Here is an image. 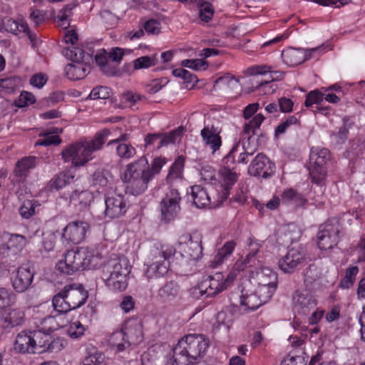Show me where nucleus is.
I'll return each instance as SVG.
<instances>
[{
  "instance_id": "obj_1",
  "label": "nucleus",
  "mask_w": 365,
  "mask_h": 365,
  "mask_svg": "<svg viewBox=\"0 0 365 365\" xmlns=\"http://www.w3.org/2000/svg\"><path fill=\"white\" fill-rule=\"evenodd\" d=\"M167 163L164 157L155 158L151 164L145 155L141 156L125 166L123 181L128 183V192L135 196L143 194L148 187V183L158 175Z\"/></svg>"
},
{
  "instance_id": "obj_2",
  "label": "nucleus",
  "mask_w": 365,
  "mask_h": 365,
  "mask_svg": "<svg viewBox=\"0 0 365 365\" xmlns=\"http://www.w3.org/2000/svg\"><path fill=\"white\" fill-rule=\"evenodd\" d=\"M110 135V130L105 128L97 133L91 140L77 142L66 147L61 152L63 160L71 162L75 166H81L93 159V153L101 149Z\"/></svg>"
},
{
  "instance_id": "obj_3",
  "label": "nucleus",
  "mask_w": 365,
  "mask_h": 365,
  "mask_svg": "<svg viewBox=\"0 0 365 365\" xmlns=\"http://www.w3.org/2000/svg\"><path fill=\"white\" fill-rule=\"evenodd\" d=\"M103 262V256L97 250L81 248L67 251L63 259L56 264V269L62 273L72 274L86 269H96Z\"/></svg>"
},
{
  "instance_id": "obj_4",
  "label": "nucleus",
  "mask_w": 365,
  "mask_h": 365,
  "mask_svg": "<svg viewBox=\"0 0 365 365\" xmlns=\"http://www.w3.org/2000/svg\"><path fill=\"white\" fill-rule=\"evenodd\" d=\"M209 346L202 334H190L181 339L173 349V365H192Z\"/></svg>"
},
{
  "instance_id": "obj_5",
  "label": "nucleus",
  "mask_w": 365,
  "mask_h": 365,
  "mask_svg": "<svg viewBox=\"0 0 365 365\" xmlns=\"http://www.w3.org/2000/svg\"><path fill=\"white\" fill-rule=\"evenodd\" d=\"M202 236L197 231L181 235L177 241L180 252L173 258V264L185 268L200 259L202 256Z\"/></svg>"
},
{
  "instance_id": "obj_6",
  "label": "nucleus",
  "mask_w": 365,
  "mask_h": 365,
  "mask_svg": "<svg viewBox=\"0 0 365 365\" xmlns=\"http://www.w3.org/2000/svg\"><path fill=\"white\" fill-rule=\"evenodd\" d=\"M88 297L87 290L81 284H66L63 290L52 299L53 309L58 314H65L79 308L85 304Z\"/></svg>"
},
{
  "instance_id": "obj_7",
  "label": "nucleus",
  "mask_w": 365,
  "mask_h": 365,
  "mask_svg": "<svg viewBox=\"0 0 365 365\" xmlns=\"http://www.w3.org/2000/svg\"><path fill=\"white\" fill-rule=\"evenodd\" d=\"M178 253L175 247L169 244H156L151 250V257L153 261L149 264L145 274L148 278H158L168 273L169 267L173 264V258Z\"/></svg>"
},
{
  "instance_id": "obj_8",
  "label": "nucleus",
  "mask_w": 365,
  "mask_h": 365,
  "mask_svg": "<svg viewBox=\"0 0 365 365\" xmlns=\"http://www.w3.org/2000/svg\"><path fill=\"white\" fill-rule=\"evenodd\" d=\"M234 276L228 274L226 277L221 272L203 276L201 282L197 284V289L201 296L215 297L222 291L227 289L232 283Z\"/></svg>"
},
{
  "instance_id": "obj_9",
  "label": "nucleus",
  "mask_w": 365,
  "mask_h": 365,
  "mask_svg": "<svg viewBox=\"0 0 365 365\" xmlns=\"http://www.w3.org/2000/svg\"><path fill=\"white\" fill-rule=\"evenodd\" d=\"M34 353L58 352L65 346V340L61 337H54L42 329L31 331Z\"/></svg>"
},
{
  "instance_id": "obj_10",
  "label": "nucleus",
  "mask_w": 365,
  "mask_h": 365,
  "mask_svg": "<svg viewBox=\"0 0 365 365\" xmlns=\"http://www.w3.org/2000/svg\"><path fill=\"white\" fill-rule=\"evenodd\" d=\"M329 151L327 148H312L309 155V173L312 180L321 185L327 175L326 163L329 160Z\"/></svg>"
},
{
  "instance_id": "obj_11",
  "label": "nucleus",
  "mask_w": 365,
  "mask_h": 365,
  "mask_svg": "<svg viewBox=\"0 0 365 365\" xmlns=\"http://www.w3.org/2000/svg\"><path fill=\"white\" fill-rule=\"evenodd\" d=\"M180 195L178 190L171 187L161 200V221L168 223L175 220L180 211Z\"/></svg>"
},
{
  "instance_id": "obj_12",
  "label": "nucleus",
  "mask_w": 365,
  "mask_h": 365,
  "mask_svg": "<svg viewBox=\"0 0 365 365\" xmlns=\"http://www.w3.org/2000/svg\"><path fill=\"white\" fill-rule=\"evenodd\" d=\"M339 226L336 221H327L320 225L317 245L321 250L332 249L339 242Z\"/></svg>"
},
{
  "instance_id": "obj_13",
  "label": "nucleus",
  "mask_w": 365,
  "mask_h": 365,
  "mask_svg": "<svg viewBox=\"0 0 365 365\" xmlns=\"http://www.w3.org/2000/svg\"><path fill=\"white\" fill-rule=\"evenodd\" d=\"M2 237L5 242L0 245V255L3 258L14 260L26 246V237L21 235L8 232L4 233Z\"/></svg>"
},
{
  "instance_id": "obj_14",
  "label": "nucleus",
  "mask_w": 365,
  "mask_h": 365,
  "mask_svg": "<svg viewBox=\"0 0 365 365\" xmlns=\"http://www.w3.org/2000/svg\"><path fill=\"white\" fill-rule=\"evenodd\" d=\"M317 301L307 289H297L292 294L293 311L299 315L307 316L316 309Z\"/></svg>"
},
{
  "instance_id": "obj_15",
  "label": "nucleus",
  "mask_w": 365,
  "mask_h": 365,
  "mask_svg": "<svg viewBox=\"0 0 365 365\" xmlns=\"http://www.w3.org/2000/svg\"><path fill=\"white\" fill-rule=\"evenodd\" d=\"M305 262V252L302 248L298 247L289 250L287 254L279 259L278 265L284 273H292L299 267L304 266Z\"/></svg>"
},
{
  "instance_id": "obj_16",
  "label": "nucleus",
  "mask_w": 365,
  "mask_h": 365,
  "mask_svg": "<svg viewBox=\"0 0 365 365\" xmlns=\"http://www.w3.org/2000/svg\"><path fill=\"white\" fill-rule=\"evenodd\" d=\"M275 172L274 164L264 154H257L248 168L249 175L267 179Z\"/></svg>"
},
{
  "instance_id": "obj_17",
  "label": "nucleus",
  "mask_w": 365,
  "mask_h": 365,
  "mask_svg": "<svg viewBox=\"0 0 365 365\" xmlns=\"http://www.w3.org/2000/svg\"><path fill=\"white\" fill-rule=\"evenodd\" d=\"M90 226L85 221H73L63 229V237L68 242L79 244L83 241Z\"/></svg>"
},
{
  "instance_id": "obj_18",
  "label": "nucleus",
  "mask_w": 365,
  "mask_h": 365,
  "mask_svg": "<svg viewBox=\"0 0 365 365\" xmlns=\"http://www.w3.org/2000/svg\"><path fill=\"white\" fill-rule=\"evenodd\" d=\"M105 216L108 218H118L125 214L128 208V200L121 195H115L105 199Z\"/></svg>"
},
{
  "instance_id": "obj_19",
  "label": "nucleus",
  "mask_w": 365,
  "mask_h": 365,
  "mask_svg": "<svg viewBox=\"0 0 365 365\" xmlns=\"http://www.w3.org/2000/svg\"><path fill=\"white\" fill-rule=\"evenodd\" d=\"M104 272L106 274L120 276V279L128 280V276L130 273L131 266L129 260L123 255L112 257L106 263Z\"/></svg>"
},
{
  "instance_id": "obj_20",
  "label": "nucleus",
  "mask_w": 365,
  "mask_h": 365,
  "mask_svg": "<svg viewBox=\"0 0 365 365\" xmlns=\"http://www.w3.org/2000/svg\"><path fill=\"white\" fill-rule=\"evenodd\" d=\"M202 143L206 148L215 154L222 146L220 130L213 125H205L200 131Z\"/></svg>"
},
{
  "instance_id": "obj_21",
  "label": "nucleus",
  "mask_w": 365,
  "mask_h": 365,
  "mask_svg": "<svg viewBox=\"0 0 365 365\" xmlns=\"http://www.w3.org/2000/svg\"><path fill=\"white\" fill-rule=\"evenodd\" d=\"M34 279V273L29 268L20 267L12 273L11 283L18 292H24L29 289Z\"/></svg>"
},
{
  "instance_id": "obj_22",
  "label": "nucleus",
  "mask_w": 365,
  "mask_h": 365,
  "mask_svg": "<svg viewBox=\"0 0 365 365\" xmlns=\"http://www.w3.org/2000/svg\"><path fill=\"white\" fill-rule=\"evenodd\" d=\"M219 175L220 178V197L221 202L226 200L230 195V190L235 184L238 179L237 174L234 172L230 168L223 166L219 170Z\"/></svg>"
},
{
  "instance_id": "obj_23",
  "label": "nucleus",
  "mask_w": 365,
  "mask_h": 365,
  "mask_svg": "<svg viewBox=\"0 0 365 365\" xmlns=\"http://www.w3.org/2000/svg\"><path fill=\"white\" fill-rule=\"evenodd\" d=\"M112 339L113 341L118 339H123L124 341L120 343H115L113 346L117 347L118 351H123L126 348L129 347L132 344H138L141 341V331L139 329L136 334H133V330L130 328H126L125 331H118L113 334Z\"/></svg>"
},
{
  "instance_id": "obj_24",
  "label": "nucleus",
  "mask_w": 365,
  "mask_h": 365,
  "mask_svg": "<svg viewBox=\"0 0 365 365\" xmlns=\"http://www.w3.org/2000/svg\"><path fill=\"white\" fill-rule=\"evenodd\" d=\"M180 286L175 280L167 281L158 291L157 298L163 303L174 301L179 295Z\"/></svg>"
},
{
  "instance_id": "obj_25",
  "label": "nucleus",
  "mask_w": 365,
  "mask_h": 365,
  "mask_svg": "<svg viewBox=\"0 0 365 365\" xmlns=\"http://www.w3.org/2000/svg\"><path fill=\"white\" fill-rule=\"evenodd\" d=\"M300 237L301 231L299 227L296 225L290 224L280 230L277 240L279 245L289 247L294 242L299 240Z\"/></svg>"
},
{
  "instance_id": "obj_26",
  "label": "nucleus",
  "mask_w": 365,
  "mask_h": 365,
  "mask_svg": "<svg viewBox=\"0 0 365 365\" xmlns=\"http://www.w3.org/2000/svg\"><path fill=\"white\" fill-rule=\"evenodd\" d=\"M108 52L105 49H101L95 55L96 64L100 67L101 71L108 76H115L120 74L119 68L109 61Z\"/></svg>"
},
{
  "instance_id": "obj_27",
  "label": "nucleus",
  "mask_w": 365,
  "mask_h": 365,
  "mask_svg": "<svg viewBox=\"0 0 365 365\" xmlns=\"http://www.w3.org/2000/svg\"><path fill=\"white\" fill-rule=\"evenodd\" d=\"M14 349L19 353H34L31 331H22L17 334Z\"/></svg>"
},
{
  "instance_id": "obj_28",
  "label": "nucleus",
  "mask_w": 365,
  "mask_h": 365,
  "mask_svg": "<svg viewBox=\"0 0 365 365\" xmlns=\"http://www.w3.org/2000/svg\"><path fill=\"white\" fill-rule=\"evenodd\" d=\"M65 73L71 80L83 79L90 73V66L83 63L74 62L65 67Z\"/></svg>"
},
{
  "instance_id": "obj_29",
  "label": "nucleus",
  "mask_w": 365,
  "mask_h": 365,
  "mask_svg": "<svg viewBox=\"0 0 365 365\" xmlns=\"http://www.w3.org/2000/svg\"><path fill=\"white\" fill-rule=\"evenodd\" d=\"M191 197L193 204L197 208H204L210 204V197L207 191L200 185L191 187Z\"/></svg>"
},
{
  "instance_id": "obj_30",
  "label": "nucleus",
  "mask_w": 365,
  "mask_h": 365,
  "mask_svg": "<svg viewBox=\"0 0 365 365\" xmlns=\"http://www.w3.org/2000/svg\"><path fill=\"white\" fill-rule=\"evenodd\" d=\"M110 177L108 171L98 169L90 177L89 182L91 186L99 191L101 189L104 190L108 185Z\"/></svg>"
},
{
  "instance_id": "obj_31",
  "label": "nucleus",
  "mask_w": 365,
  "mask_h": 365,
  "mask_svg": "<svg viewBox=\"0 0 365 365\" xmlns=\"http://www.w3.org/2000/svg\"><path fill=\"white\" fill-rule=\"evenodd\" d=\"M240 291V304L246 309L255 310L263 304L255 291L251 293H248L243 289Z\"/></svg>"
},
{
  "instance_id": "obj_32",
  "label": "nucleus",
  "mask_w": 365,
  "mask_h": 365,
  "mask_svg": "<svg viewBox=\"0 0 365 365\" xmlns=\"http://www.w3.org/2000/svg\"><path fill=\"white\" fill-rule=\"evenodd\" d=\"M120 276L103 272V279L106 287L113 292H123L128 285V280L120 279Z\"/></svg>"
},
{
  "instance_id": "obj_33",
  "label": "nucleus",
  "mask_w": 365,
  "mask_h": 365,
  "mask_svg": "<svg viewBox=\"0 0 365 365\" xmlns=\"http://www.w3.org/2000/svg\"><path fill=\"white\" fill-rule=\"evenodd\" d=\"M282 56L284 62L292 66L299 65L306 61L303 48H289L282 51Z\"/></svg>"
},
{
  "instance_id": "obj_34",
  "label": "nucleus",
  "mask_w": 365,
  "mask_h": 365,
  "mask_svg": "<svg viewBox=\"0 0 365 365\" xmlns=\"http://www.w3.org/2000/svg\"><path fill=\"white\" fill-rule=\"evenodd\" d=\"M24 319V312L20 309H9L3 314L4 327H14L20 325Z\"/></svg>"
},
{
  "instance_id": "obj_35",
  "label": "nucleus",
  "mask_w": 365,
  "mask_h": 365,
  "mask_svg": "<svg viewBox=\"0 0 365 365\" xmlns=\"http://www.w3.org/2000/svg\"><path fill=\"white\" fill-rule=\"evenodd\" d=\"M184 162V158L182 156H179L173 163L166 178V180L168 184L173 185L175 181L181 180L182 179Z\"/></svg>"
},
{
  "instance_id": "obj_36",
  "label": "nucleus",
  "mask_w": 365,
  "mask_h": 365,
  "mask_svg": "<svg viewBox=\"0 0 365 365\" xmlns=\"http://www.w3.org/2000/svg\"><path fill=\"white\" fill-rule=\"evenodd\" d=\"M235 247V243L233 241L227 242L220 249L218 250L217 253L215 255L213 259L210 261V266L215 268L220 265L223 261L230 255Z\"/></svg>"
},
{
  "instance_id": "obj_37",
  "label": "nucleus",
  "mask_w": 365,
  "mask_h": 365,
  "mask_svg": "<svg viewBox=\"0 0 365 365\" xmlns=\"http://www.w3.org/2000/svg\"><path fill=\"white\" fill-rule=\"evenodd\" d=\"M93 200V194L89 190H76L71 195V201L77 202L81 210L88 208Z\"/></svg>"
},
{
  "instance_id": "obj_38",
  "label": "nucleus",
  "mask_w": 365,
  "mask_h": 365,
  "mask_svg": "<svg viewBox=\"0 0 365 365\" xmlns=\"http://www.w3.org/2000/svg\"><path fill=\"white\" fill-rule=\"evenodd\" d=\"M257 278L259 285L277 287V274L269 268H262L260 272H257Z\"/></svg>"
},
{
  "instance_id": "obj_39",
  "label": "nucleus",
  "mask_w": 365,
  "mask_h": 365,
  "mask_svg": "<svg viewBox=\"0 0 365 365\" xmlns=\"http://www.w3.org/2000/svg\"><path fill=\"white\" fill-rule=\"evenodd\" d=\"M36 157L29 156L18 161L15 168V174L19 178L26 176L27 172L35 167Z\"/></svg>"
},
{
  "instance_id": "obj_40",
  "label": "nucleus",
  "mask_w": 365,
  "mask_h": 365,
  "mask_svg": "<svg viewBox=\"0 0 365 365\" xmlns=\"http://www.w3.org/2000/svg\"><path fill=\"white\" fill-rule=\"evenodd\" d=\"M182 133V128H181L174 130L168 133H160V138H159V142L156 146V149H160L162 147L174 144L180 138Z\"/></svg>"
},
{
  "instance_id": "obj_41",
  "label": "nucleus",
  "mask_w": 365,
  "mask_h": 365,
  "mask_svg": "<svg viewBox=\"0 0 365 365\" xmlns=\"http://www.w3.org/2000/svg\"><path fill=\"white\" fill-rule=\"evenodd\" d=\"M264 120L262 114L256 115L251 120L245 123L243 128L242 135H254L256 134V130L258 129Z\"/></svg>"
},
{
  "instance_id": "obj_42",
  "label": "nucleus",
  "mask_w": 365,
  "mask_h": 365,
  "mask_svg": "<svg viewBox=\"0 0 365 365\" xmlns=\"http://www.w3.org/2000/svg\"><path fill=\"white\" fill-rule=\"evenodd\" d=\"M158 63L157 55L144 56L133 61V68L135 70L148 68L156 65Z\"/></svg>"
},
{
  "instance_id": "obj_43",
  "label": "nucleus",
  "mask_w": 365,
  "mask_h": 365,
  "mask_svg": "<svg viewBox=\"0 0 365 365\" xmlns=\"http://www.w3.org/2000/svg\"><path fill=\"white\" fill-rule=\"evenodd\" d=\"M69 182V175L65 173H60L49 181L48 188L51 191L58 190L65 187Z\"/></svg>"
},
{
  "instance_id": "obj_44",
  "label": "nucleus",
  "mask_w": 365,
  "mask_h": 365,
  "mask_svg": "<svg viewBox=\"0 0 365 365\" xmlns=\"http://www.w3.org/2000/svg\"><path fill=\"white\" fill-rule=\"evenodd\" d=\"M116 154L120 158L129 160L135 155L136 150L129 143H119L116 147Z\"/></svg>"
},
{
  "instance_id": "obj_45",
  "label": "nucleus",
  "mask_w": 365,
  "mask_h": 365,
  "mask_svg": "<svg viewBox=\"0 0 365 365\" xmlns=\"http://www.w3.org/2000/svg\"><path fill=\"white\" fill-rule=\"evenodd\" d=\"M282 200L284 202H294L297 205L303 203L306 200L303 195L292 188L285 190L282 195Z\"/></svg>"
},
{
  "instance_id": "obj_46",
  "label": "nucleus",
  "mask_w": 365,
  "mask_h": 365,
  "mask_svg": "<svg viewBox=\"0 0 365 365\" xmlns=\"http://www.w3.org/2000/svg\"><path fill=\"white\" fill-rule=\"evenodd\" d=\"M16 302V295L6 288H0V308H5L14 304Z\"/></svg>"
},
{
  "instance_id": "obj_47",
  "label": "nucleus",
  "mask_w": 365,
  "mask_h": 365,
  "mask_svg": "<svg viewBox=\"0 0 365 365\" xmlns=\"http://www.w3.org/2000/svg\"><path fill=\"white\" fill-rule=\"evenodd\" d=\"M324 96V93L322 92L314 90L310 91L306 96V100L304 101V106L307 108L311 107L313 104L321 105L323 101Z\"/></svg>"
},
{
  "instance_id": "obj_48",
  "label": "nucleus",
  "mask_w": 365,
  "mask_h": 365,
  "mask_svg": "<svg viewBox=\"0 0 365 365\" xmlns=\"http://www.w3.org/2000/svg\"><path fill=\"white\" fill-rule=\"evenodd\" d=\"M104 361V354L95 351L85 357L80 365H103Z\"/></svg>"
},
{
  "instance_id": "obj_49",
  "label": "nucleus",
  "mask_w": 365,
  "mask_h": 365,
  "mask_svg": "<svg viewBox=\"0 0 365 365\" xmlns=\"http://www.w3.org/2000/svg\"><path fill=\"white\" fill-rule=\"evenodd\" d=\"M39 136L43 137V138L37 140L35 143V146H37V145L48 146V145H58L61 142V140L58 135H50V134H48V133H46V132L40 133Z\"/></svg>"
},
{
  "instance_id": "obj_50",
  "label": "nucleus",
  "mask_w": 365,
  "mask_h": 365,
  "mask_svg": "<svg viewBox=\"0 0 365 365\" xmlns=\"http://www.w3.org/2000/svg\"><path fill=\"white\" fill-rule=\"evenodd\" d=\"M300 123L298 118L294 115L289 116L284 122L280 123L275 129V136L284 133L287 129L292 125H299Z\"/></svg>"
},
{
  "instance_id": "obj_51",
  "label": "nucleus",
  "mask_w": 365,
  "mask_h": 365,
  "mask_svg": "<svg viewBox=\"0 0 365 365\" xmlns=\"http://www.w3.org/2000/svg\"><path fill=\"white\" fill-rule=\"evenodd\" d=\"M277 287H271L266 286L259 285L257 289H256V293L259 297L260 301L264 304L267 302L269 299L272 297V294L275 292Z\"/></svg>"
},
{
  "instance_id": "obj_52",
  "label": "nucleus",
  "mask_w": 365,
  "mask_h": 365,
  "mask_svg": "<svg viewBox=\"0 0 365 365\" xmlns=\"http://www.w3.org/2000/svg\"><path fill=\"white\" fill-rule=\"evenodd\" d=\"M110 96V90L109 88L106 86H97L91 91L88 98L93 100H106L109 98Z\"/></svg>"
},
{
  "instance_id": "obj_53",
  "label": "nucleus",
  "mask_w": 365,
  "mask_h": 365,
  "mask_svg": "<svg viewBox=\"0 0 365 365\" xmlns=\"http://www.w3.org/2000/svg\"><path fill=\"white\" fill-rule=\"evenodd\" d=\"M182 67H187L196 71L205 70L207 63L202 59H185L181 61Z\"/></svg>"
},
{
  "instance_id": "obj_54",
  "label": "nucleus",
  "mask_w": 365,
  "mask_h": 365,
  "mask_svg": "<svg viewBox=\"0 0 365 365\" xmlns=\"http://www.w3.org/2000/svg\"><path fill=\"white\" fill-rule=\"evenodd\" d=\"M85 330V327L79 321H76L70 324L67 333L71 338L78 339L83 335Z\"/></svg>"
},
{
  "instance_id": "obj_55",
  "label": "nucleus",
  "mask_w": 365,
  "mask_h": 365,
  "mask_svg": "<svg viewBox=\"0 0 365 365\" xmlns=\"http://www.w3.org/2000/svg\"><path fill=\"white\" fill-rule=\"evenodd\" d=\"M36 204L31 200H26L19 208L21 216L25 219H29L35 213Z\"/></svg>"
},
{
  "instance_id": "obj_56",
  "label": "nucleus",
  "mask_w": 365,
  "mask_h": 365,
  "mask_svg": "<svg viewBox=\"0 0 365 365\" xmlns=\"http://www.w3.org/2000/svg\"><path fill=\"white\" fill-rule=\"evenodd\" d=\"M41 329L51 334V332L58 329L59 325L56 322V317L47 315L46 317L41 319Z\"/></svg>"
},
{
  "instance_id": "obj_57",
  "label": "nucleus",
  "mask_w": 365,
  "mask_h": 365,
  "mask_svg": "<svg viewBox=\"0 0 365 365\" xmlns=\"http://www.w3.org/2000/svg\"><path fill=\"white\" fill-rule=\"evenodd\" d=\"M144 30L152 35H158L160 33L161 24L158 20L151 19L146 21L143 24Z\"/></svg>"
},
{
  "instance_id": "obj_58",
  "label": "nucleus",
  "mask_w": 365,
  "mask_h": 365,
  "mask_svg": "<svg viewBox=\"0 0 365 365\" xmlns=\"http://www.w3.org/2000/svg\"><path fill=\"white\" fill-rule=\"evenodd\" d=\"M69 56L73 62L79 63H83L84 61H88L90 58V55L88 53L78 47H74L70 51Z\"/></svg>"
},
{
  "instance_id": "obj_59",
  "label": "nucleus",
  "mask_w": 365,
  "mask_h": 365,
  "mask_svg": "<svg viewBox=\"0 0 365 365\" xmlns=\"http://www.w3.org/2000/svg\"><path fill=\"white\" fill-rule=\"evenodd\" d=\"M125 102L130 103V107H135L140 103L145 101V97L143 95L128 92L123 96Z\"/></svg>"
},
{
  "instance_id": "obj_60",
  "label": "nucleus",
  "mask_w": 365,
  "mask_h": 365,
  "mask_svg": "<svg viewBox=\"0 0 365 365\" xmlns=\"http://www.w3.org/2000/svg\"><path fill=\"white\" fill-rule=\"evenodd\" d=\"M213 9L212 5L207 2H203L200 4L199 16L202 21L208 22L213 16Z\"/></svg>"
},
{
  "instance_id": "obj_61",
  "label": "nucleus",
  "mask_w": 365,
  "mask_h": 365,
  "mask_svg": "<svg viewBox=\"0 0 365 365\" xmlns=\"http://www.w3.org/2000/svg\"><path fill=\"white\" fill-rule=\"evenodd\" d=\"M240 140H242V149L247 155L252 156L257 150V144L251 143L252 135H249L247 138L241 136Z\"/></svg>"
},
{
  "instance_id": "obj_62",
  "label": "nucleus",
  "mask_w": 365,
  "mask_h": 365,
  "mask_svg": "<svg viewBox=\"0 0 365 365\" xmlns=\"http://www.w3.org/2000/svg\"><path fill=\"white\" fill-rule=\"evenodd\" d=\"M125 50L119 47L112 48L111 50L108 52L109 59L112 61V64L116 66L121 62L123 56L125 55Z\"/></svg>"
},
{
  "instance_id": "obj_63",
  "label": "nucleus",
  "mask_w": 365,
  "mask_h": 365,
  "mask_svg": "<svg viewBox=\"0 0 365 365\" xmlns=\"http://www.w3.org/2000/svg\"><path fill=\"white\" fill-rule=\"evenodd\" d=\"M172 73L175 77L181 78L188 83L195 82L196 80L195 75L182 68H175Z\"/></svg>"
},
{
  "instance_id": "obj_64",
  "label": "nucleus",
  "mask_w": 365,
  "mask_h": 365,
  "mask_svg": "<svg viewBox=\"0 0 365 365\" xmlns=\"http://www.w3.org/2000/svg\"><path fill=\"white\" fill-rule=\"evenodd\" d=\"M326 48L327 46L322 44L315 48L304 49L305 59L308 60L312 58H318L325 51Z\"/></svg>"
}]
</instances>
